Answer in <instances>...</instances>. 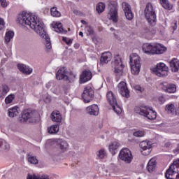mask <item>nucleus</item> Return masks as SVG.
I'll list each match as a JSON object with an SVG mask.
<instances>
[{
  "label": "nucleus",
  "instance_id": "1",
  "mask_svg": "<svg viewBox=\"0 0 179 179\" xmlns=\"http://www.w3.org/2000/svg\"><path fill=\"white\" fill-rule=\"evenodd\" d=\"M17 22L21 26H29L37 34H39L42 38H44L47 50H51L52 48L50 36L47 34L45 29H44V23L37 16L27 13H22L18 15Z\"/></svg>",
  "mask_w": 179,
  "mask_h": 179
},
{
  "label": "nucleus",
  "instance_id": "2",
  "mask_svg": "<svg viewBox=\"0 0 179 179\" xmlns=\"http://www.w3.org/2000/svg\"><path fill=\"white\" fill-rule=\"evenodd\" d=\"M144 12L145 19L150 24V27L144 29V33L145 34H155L156 33V27L155 26H156L157 20H156V11L152 3H147Z\"/></svg>",
  "mask_w": 179,
  "mask_h": 179
},
{
  "label": "nucleus",
  "instance_id": "3",
  "mask_svg": "<svg viewBox=\"0 0 179 179\" xmlns=\"http://www.w3.org/2000/svg\"><path fill=\"white\" fill-rule=\"evenodd\" d=\"M142 50L146 55H160L167 51V48L160 43H144Z\"/></svg>",
  "mask_w": 179,
  "mask_h": 179
},
{
  "label": "nucleus",
  "instance_id": "4",
  "mask_svg": "<svg viewBox=\"0 0 179 179\" xmlns=\"http://www.w3.org/2000/svg\"><path fill=\"white\" fill-rule=\"evenodd\" d=\"M134 111L136 114L143 115V117H145V118L150 120H156L157 117L156 111L153 110L152 108L146 106H136L134 108Z\"/></svg>",
  "mask_w": 179,
  "mask_h": 179
},
{
  "label": "nucleus",
  "instance_id": "5",
  "mask_svg": "<svg viewBox=\"0 0 179 179\" xmlns=\"http://www.w3.org/2000/svg\"><path fill=\"white\" fill-rule=\"evenodd\" d=\"M37 118H38V111L27 109L22 112L20 122H29L33 124L37 121Z\"/></svg>",
  "mask_w": 179,
  "mask_h": 179
},
{
  "label": "nucleus",
  "instance_id": "6",
  "mask_svg": "<svg viewBox=\"0 0 179 179\" xmlns=\"http://www.w3.org/2000/svg\"><path fill=\"white\" fill-rule=\"evenodd\" d=\"M166 179H179V159L173 161L165 173Z\"/></svg>",
  "mask_w": 179,
  "mask_h": 179
},
{
  "label": "nucleus",
  "instance_id": "7",
  "mask_svg": "<svg viewBox=\"0 0 179 179\" xmlns=\"http://www.w3.org/2000/svg\"><path fill=\"white\" fill-rule=\"evenodd\" d=\"M131 71L133 75H138L141 72V57L136 53L130 56Z\"/></svg>",
  "mask_w": 179,
  "mask_h": 179
},
{
  "label": "nucleus",
  "instance_id": "8",
  "mask_svg": "<svg viewBox=\"0 0 179 179\" xmlns=\"http://www.w3.org/2000/svg\"><path fill=\"white\" fill-rule=\"evenodd\" d=\"M107 100L109 102V104H110L111 107L113 108V111L116 113V114H121L122 112V109L118 103H117V97H115V95H114V93L113 92L109 91L106 94Z\"/></svg>",
  "mask_w": 179,
  "mask_h": 179
},
{
  "label": "nucleus",
  "instance_id": "9",
  "mask_svg": "<svg viewBox=\"0 0 179 179\" xmlns=\"http://www.w3.org/2000/svg\"><path fill=\"white\" fill-rule=\"evenodd\" d=\"M112 66L114 67L115 73L117 78H121L124 73V64H122V60L119 55L115 57L114 61L112 62Z\"/></svg>",
  "mask_w": 179,
  "mask_h": 179
},
{
  "label": "nucleus",
  "instance_id": "10",
  "mask_svg": "<svg viewBox=\"0 0 179 179\" xmlns=\"http://www.w3.org/2000/svg\"><path fill=\"white\" fill-rule=\"evenodd\" d=\"M109 9V19L112 20L113 23L118 22V5L115 2H110L108 4Z\"/></svg>",
  "mask_w": 179,
  "mask_h": 179
},
{
  "label": "nucleus",
  "instance_id": "11",
  "mask_svg": "<svg viewBox=\"0 0 179 179\" xmlns=\"http://www.w3.org/2000/svg\"><path fill=\"white\" fill-rule=\"evenodd\" d=\"M168 69L164 63H159L157 64L156 68L153 69V72L157 76L164 78L169 75Z\"/></svg>",
  "mask_w": 179,
  "mask_h": 179
},
{
  "label": "nucleus",
  "instance_id": "12",
  "mask_svg": "<svg viewBox=\"0 0 179 179\" xmlns=\"http://www.w3.org/2000/svg\"><path fill=\"white\" fill-rule=\"evenodd\" d=\"M119 157L120 160H122V162H124L127 164H131L133 159L132 153H131V150L128 148L122 149L120 152Z\"/></svg>",
  "mask_w": 179,
  "mask_h": 179
},
{
  "label": "nucleus",
  "instance_id": "13",
  "mask_svg": "<svg viewBox=\"0 0 179 179\" xmlns=\"http://www.w3.org/2000/svg\"><path fill=\"white\" fill-rule=\"evenodd\" d=\"M94 97V91L90 87H86L82 94V98L85 103H90Z\"/></svg>",
  "mask_w": 179,
  "mask_h": 179
},
{
  "label": "nucleus",
  "instance_id": "14",
  "mask_svg": "<svg viewBox=\"0 0 179 179\" xmlns=\"http://www.w3.org/2000/svg\"><path fill=\"white\" fill-rule=\"evenodd\" d=\"M160 86L166 93H176L177 92V86L174 84H170L167 82H163L160 84Z\"/></svg>",
  "mask_w": 179,
  "mask_h": 179
},
{
  "label": "nucleus",
  "instance_id": "15",
  "mask_svg": "<svg viewBox=\"0 0 179 179\" xmlns=\"http://www.w3.org/2000/svg\"><path fill=\"white\" fill-rule=\"evenodd\" d=\"M122 6L127 20H132L134 19V13H132V10H131V6L127 2H123Z\"/></svg>",
  "mask_w": 179,
  "mask_h": 179
},
{
  "label": "nucleus",
  "instance_id": "16",
  "mask_svg": "<svg viewBox=\"0 0 179 179\" xmlns=\"http://www.w3.org/2000/svg\"><path fill=\"white\" fill-rule=\"evenodd\" d=\"M140 147L143 149V155L148 156V155H150V152H152V142L150 141H142L140 143Z\"/></svg>",
  "mask_w": 179,
  "mask_h": 179
},
{
  "label": "nucleus",
  "instance_id": "17",
  "mask_svg": "<svg viewBox=\"0 0 179 179\" xmlns=\"http://www.w3.org/2000/svg\"><path fill=\"white\" fill-rule=\"evenodd\" d=\"M117 87L120 94L123 97H126L127 99L129 97V90H128V87H127V83H125V82H120L118 84Z\"/></svg>",
  "mask_w": 179,
  "mask_h": 179
},
{
  "label": "nucleus",
  "instance_id": "18",
  "mask_svg": "<svg viewBox=\"0 0 179 179\" xmlns=\"http://www.w3.org/2000/svg\"><path fill=\"white\" fill-rule=\"evenodd\" d=\"M92 78H93V73H92V71L85 70L83 71L80 76V83H86V82H89Z\"/></svg>",
  "mask_w": 179,
  "mask_h": 179
},
{
  "label": "nucleus",
  "instance_id": "19",
  "mask_svg": "<svg viewBox=\"0 0 179 179\" xmlns=\"http://www.w3.org/2000/svg\"><path fill=\"white\" fill-rule=\"evenodd\" d=\"M67 76H66V68L65 67H62L59 69L56 73V78L57 79V80H64L65 82H66Z\"/></svg>",
  "mask_w": 179,
  "mask_h": 179
},
{
  "label": "nucleus",
  "instance_id": "20",
  "mask_svg": "<svg viewBox=\"0 0 179 179\" xmlns=\"http://www.w3.org/2000/svg\"><path fill=\"white\" fill-rule=\"evenodd\" d=\"M87 114L90 115H99V106L92 104L86 108Z\"/></svg>",
  "mask_w": 179,
  "mask_h": 179
},
{
  "label": "nucleus",
  "instance_id": "21",
  "mask_svg": "<svg viewBox=\"0 0 179 179\" xmlns=\"http://www.w3.org/2000/svg\"><path fill=\"white\" fill-rule=\"evenodd\" d=\"M50 118L53 122L61 124L62 122V115L59 111H53L50 115Z\"/></svg>",
  "mask_w": 179,
  "mask_h": 179
},
{
  "label": "nucleus",
  "instance_id": "22",
  "mask_svg": "<svg viewBox=\"0 0 179 179\" xmlns=\"http://www.w3.org/2000/svg\"><path fill=\"white\" fill-rule=\"evenodd\" d=\"M57 143L58 148H59L62 152H66V150H68V147L69 146V145L68 144V142H66L65 140L59 138L57 140Z\"/></svg>",
  "mask_w": 179,
  "mask_h": 179
},
{
  "label": "nucleus",
  "instance_id": "23",
  "mask_svg": "<svg viewBox=\"0 0 179 179\" xmlns=\"http://www.w3.org/2000/svg\"><path fill=\"white\" fill-rule=\"evenodd\" d=\"M156 159L152 158L148 163L147 165V171L148 173H153L154 171H156Z\"/></svg>",
  "mask_w": 179,
  "mask_h": 179
},
{
  "label": "nucleus",
  "instance_id": "24",
  "mask_svg": "<svg viewBox=\"0 0 179 179\" xmlns=\"http://www.w3.org/2000/svg\"><path fill=\"white\" fill-rule=\"evenodd\" d=\"M17 68L19 71L22 72V73H25V75H30L33 72V69L26 64H18Z\"/></svg>",
  "mask_w": 179,
  "mask_h": 179
},
{
  "label": "nucleus",
  "instance_id": "25",
  "mask_svg": "<svg viewBox=\"0 0 179 179\" xmlns=\"http://www.w3.org/2000/svg\"><path fill=\"white\" fill-rule=\"evenodd\" d=\"M169 65L171 66V69L172 72H178L179 69V60L178 59H173Z\"/></svg>",
  "mask_w": 179,
  "mask_h": 179
},
{
  "label": "nucleus",
  "instance_id": "26",
  "mask_svg": "<svg viewBox=\"0 0 179 179\" xmlns=\"http://www.w3.org/2000/svg\"><path fill=\"white\" fill-rule=\"evenodd\" d=\"M101 64H108L111 61V52H108L103 53L101 57Z\"/></svg>",
  "mask_w": 179,
  "mask_h": 179
},
{
  "label": "nucleus",
  "instance_id": "27",
  "mask_svg": "<svg viewBox=\"0 0 179 179\" xmlns=\"http://www.w3.org/2000/svg\"><path fill=\"white\" fill-rule=\"evenodd\" d=\"M20 111V109L17 106L10 108L8 109V116H10L11 118H13V117H17V115H19Z\"/></svg>",
  "mask_w": 179,
  "mask_h": 179
},
{
  "label": "nucleus",
  "instance_id": "28",
  "mask_svg": "<svg viewBox=\"0 0 179 179\" xmlns=\"http://www.w3.org/2000/svg\"><path fill=\"white\" fill-rule=\"evenodd\" d=\"M120 148V143L117 141H113L109 145V152L112 153V155H115L117 153V149Z\"/></svg>",
  "mask_w": 179,
  "mask_h": 179
},
{
  "label": "nucleus",
  "instance_id": "29",
  "mask_svg": "<svg viewBox=\"0 0 179 179\" xmlns=\"http://www.w3.org/2000/svg\"><path fill=\"white\" fill-rule=\"evenodd\" d=\"M14 36H15V32H13V31H8L6 33L4 40L6 44H8V43H10Z\"/></svg>",
  "mask_w": 179,
  "mask_h": 179
},
{
  "label": "nucleus",
  "instance_id": "30",
  "mask_svg": "<svg viewBox=\"0 0 179 179\" xmlns=\"http://www.w3.org/2000/svg\"><path fill=\"white\" fill-rule=\"evenodd\" d=\"M160 2L164 9H169V10L173 9V5L170 4L169 0H160Z\"/></svg>",
  "mask_w": 179,
  "mask_h": 179
},
{
  "label": "nucleus",
  "instance_id": "31",
  "mask_svg": "<svg viewBox=\"0 0 179 179\" xmlns=\"http://www.w3.org/2000/svg\"><path fill=\"white\" fill-rule=\"evenodd\" d=\"M106 156H107V152H106V150H104V148H101L98 152H96L97 159H104Z\"/></svg>",
  "mask_w": 179,
  "mask_h": 179
},
{
  "label": "nucleus",
  "instance_id": "32",
  "mask_svg": "<svg viewBox=\"0 0 179 179\" xmlns=\"http://www.w3.org/2000/svg\"><path fill=\"white\" fill-rule=\"evenodd\" d=\"M48 131L50 134H57L59 131V125L55 124L48 127Z\"/></svg>",
  "mask_w": 179,
  "mask_h": 179
},
{
  "label": "nucleus",
  "instance_id": "33",
  "mask_svg": "<svg viewBox=\"0 0 179 179\" xmlns=\"http://www.w3.org/2000/svg\"><path fill=\"white\" fill-rule=\"evenodd\" d=\"M104 9H106V4L103 3H99L96 5V10L98 13H103V12H104Z\"/></svg>",
  "mask_w": 179,
  "mask_h": 179
},
{
  "label": "nucleus",
  "instance_id": "34",
  "mask_svg": "<svg viewBox=\"0 0 179 179\" xmlns=\"http://www.w3.org/2000/svg\"><path fill=\"white\" fill-rule=\"evenodd\" d=\"M53 29L57 33H64V28L62 27V23H57Z\"/></svg>",
  "mask_w": 179,
  "mask_h": 179
},
{
  "label": "nucleus",
  "instance_id": "35",
  "mask_svg": "<svg viewBox=\"0 0 179 179\" xmlns=\"http://www.w3.org/2000/svg\"><path fill=\"white\" fill-rule=\"evenodd\" d=\"M75 79H76V74H73V73H70L69 76L66 77V83H73V82H75Z\"/></svg>",
  "mask_w": 179,
  "mask_h": 179
},
{
  "label": "nucleus",
  "instance_id": "36",
  "mask_svg": "<svg viewBox=\"0 0 179 179\" xmlns=\"http://www.w3.org/2000/svg\"><path fill=\"white\" fill-rule=\"evenodd\" d=\"M0 148L1 149H3L4 150H9L10 149L9 144L6 143L5 140H2V139H0Z\"/></svg>",
  "mask_w": 179,
  "mask_h": 179
},
{
  "label": "nucleus",
  "instance_id": "37",
  "mask_svg": "<svg viewBox=\"0 0 179 179\" xmlns=\"http://www.w3.org/2000/svg\"><path fill=\"white\" fill-rule=\"evenodd\" d=\"M50 13L54 17H59L61 13L57 10V7H52L50 9Z\"/></svg>",
  "mask_w": 179,
  "mask_h": 179
},
{
  "label": "nucleus",
  "instance_id": "38",
  "mask_svg": "<svg viewBox=\"0 0 179 179\" xmlns=\"http://www.w3.org/2000/svg\"><path fill=\"white\" fill-rule=\"evenodd\" d=\"M15 99V94H11L8 95L7 97L5 99V103L6 104H10L13 101V99Z\"/></svg>",
  "mask_w": 179,
  "mask_h": 179
},
{
  "label": "nucleus",
  "instance_id": "39",
  "mask_svg": "<svg viewBox=\"0 0 179 179\" xmlns=\"http://www.w3.org/2000/svg\"><path fill=\"white\" fill-rule=\"evenodd\" d=\"M166 110L168 111V113H173L176 110V106H174V104L173 103L168 104L166 106Z\"/></svg>",
  "mask_w": 179,
  "mask_h": 179
},
{
  "label": "nucleus",
  "instance_id": "40",
  "mask_svg": "<svg viewBox=\"0 0 179 179\" xmlns=\"http://www.w3.org/2000/svg\"><path fill=\"white\" fill-rule=\"evenodd\" d=\"M28 162L31 164H38V159L36 157H29Z\"/></svg>",
  "mask_w": 179,
  "mask_h": 179
},
{
  "label": "nucleus",
  "instance_id": "41",
  "mask_svg": "<svg viewBox=\"0 0 179 179\" xmlns=\"http://www.w3.org/2000/svg\"><path fill=\"white\" fill-rule=\"evenodd\" d=\"M134 136H136V138H142L143 136H145V131L141 130L135 131L134 133Z\"/></svg>",
  "mask_w": 179,
  "mask_h": 179
},
{
  "label": "nucleus",
  "instance_id": "42",
  "mask_svg": "<svg viewBox=\"0 0 179 179\" xmlns=\"http://www.w3.org/2000/svg\"><path fill=\"white\" fill-rule=\"evenodd\" d=\"M27 179H48V178H43V177H38L36 175H30L29 174L27 177Z\"/></svg>",
  "mask_w": 179,
  "mask_h": 179
},
{
  "label": "nucleus",
  "instance_id": "43",
  "mask_svg": "<svg viewBox=\"0 0 179 179\" xmlns=\"http://www.w3.org/2000/svg\"><path fill=\"white\" fill-rule=\"evenodd\" d=\"M86 31H87L88 34L92 35L93 33H94V31L93 30V28L91 26L87 25L85 27Z\"/></svg>",
  "mask_w": 179,
  "mask_h": 179
},
{
  "label": "nucleus",
  "instance_id": "44",
  "mask_svg": "<svg viewBox=\"0 0 179 179\" xmlns=\"http://www.w3.org/2000/svg\"><path fill=\"white\" fill-rule=\"evenodd\" d=\"M111 173L112 171L108 168L102 169V173L104 174V176H111Z\"/></svg>",
  "mask_w": 179,
  "mask_h": 179
},
{
  "label": "nucleus",
  "instance_id": "45",
  "mask_svg": "<svg viewBox=\"0 0 179 179\" xmlns=\"http://www.w3.org/2000/svg\"><path fill=\"white\" fill-rule=\"evenodd\" d=\"M9 92V87H8L6 85H2V93L3 94H6Z\"/></svg>",
  "mask_w": 179,
  "mask_h": 179
},
{
  "label": "nucleus",
  "instance_id": "46",
  "mask_svg": "<svg viewBox=\"0 0 179 179\" xmlns=\"http://www.w3.org/2000/svg\"><path fill=\"white\" fill-rule=\"evenodd\" d=\"M0 3L2 8H6V6H8V2L6 0H0Z\"/></svg>",
  "mask_w": 179,
  "mask_h": 179
},
{
  "label": "nucleus",
  "instance_id": "47",
  "mask_svg": "<svg viewBox=\"0 0 179 179\" xmlns=\"http://www.w3.org/2000/svg\"><path fill=\"white\" fill-rule=\"evenodd\" d=\"M5 27V21L3 19L0 18V30H2Z\"/></svg>",
  "mask_w": 179,
  "mask_h": 179
},
{
  "label": "nucleus",
  "instance_id": "48",
  "mask_svg": "<svg viewBox=\"0 0 179 179\" xmlns=\"http://www.w3.org/2000/svg\"><path fill=\"white\" fill-rule=\"evenodd\" d=\"M63 41H65L66 44H67L68 45H71V44H72V41L65 37H63Z\"/></svg>",
  "mask_w": 179,
  "mask_h": 179
},
{
  "label": "nucleus",
  "instance_id": "49",
  "mask_svg": "<svg viewBox=\"0 0 179 179\" xmlns=\"http://www.w3.org/2000/svg\"><path fill=\"white\" fill-rule=\"evenodd\" d=\"M135 90H137V92H140V93H142L143 92L144 89L142 88L140 85H136L134 87Z\"/></svg>",
  "mask_w": 179,
  "mask_h": 179
},
{
  "label": "nucleus",
  "instance_id": "50",
  "mask_svg": "<svg viewBox=\"0 0 179 179\" xmlns=\"http://www.w3.org/2000/svg\"><path fill=\"white\" fill-rule=\"evenodd\" d=\"M43 101H45V103H50V101H51V99L48 97V96H45V99H43Z\"/></svg>",
  "mask_w": 179,
  "mask_h": 179
},
{
  "label": "nucleus",
  "instance_id": "51",
  "mask_svg": "<svg viewBox=\"0 0 179 179\" xmlns=\"http://www.w3.org/2000/svg\"><path fill=\"white\" fill-rule=\"evenodd\" d=\"M159 101H160L161 103H164L165 101H166V99H164V97H163V96H160L159 98Z\"/></svg>",
  "mask_w": 179,
  "mask_h": 179
},
{
  "label": "nucleus",
  "instance_id": "52",
  "mask_svg": "<svg viewBox=\"0 0 179 179\" xmlns=\"http://www.w3.org/2000/svg\"><path fill=\"white\" fill-rule=\"evenodd\" d=\"M177 152H179V143L178 144L177 148L175 150H173L174 153Z\"/></svg>",
  "mask_w": 179,
  "mask_h": 179
},
{
  "label": "nucleus",
  "instance_id": "53",
  "mask_svg": "<svg viewBox=\"0 0 179 179\" xmlns=\"http://www.w3.org/2000/svg\"><path fill=\"white\" fill-rule=\"evenodd\" d=\"M170 145H171V143H170V142L166 143H165V147L166 148H170Z\"/></svg>",
  "mask_w": 179,
  "mask_h": 179
},
{
  "label": "nucleus",
  "instance_id": "54",
  "mask_svg": "<svg viewBox=\"0 0 179 179\" xmlns=\"http://www.w3.org/2000/svg\"><path fill=\"white\" fill-rule=\"evenodd\" d=\"M92 178H93V179H99V176H97V175H94V176H92Z\"/></svg>",
  "mask_w": 179,
  "mask_h": 179
},
{
  "label": "nucleus",
  "instance_id": "55",
  "mask_svg": "<svg viewBox=\"0 0 179 179\" xmlns=\"http://www.w3.org/2000/svg\"><path fill=\"white\" fill-rule=\"evenodd\" d=\"M177 22H175V26L173 27V30H177Z\"/></svg>",
  "mask_w": 179,
  "mask_h": 179
},
{
  "label": "nucleus",
  "instance_id": "56",
  "mask_svg": "<svg viewBox=\"0 0 179 179\" xmlns=\"http://www.w3.org/2000/svg\"><path fill=\"white\" fill-rule=\"evenodd\" d=\"M79 36H81V37H83V32L80 31L79 32Z\"/></svg>",
  "mask_w": 179,
  "mask_h": 179
},
{
  "label": "nucleus",
  "instance_id": "57",
  "mask_svg": "<svg viewBox=\"0 0 179 179\" xmlns=\"http://www.w3.org/2000/svg\"><path fill=\"white\" fill-rule=\"evenodd\" d=\"M81 23H83V24H86V21L82 20H81Z\"/></svg>",
  "mask_w": 179,
  "mask_h": 179
},
{
  "label": "nucleus",
  "instance_id": "58",
  "mask_svg": "<svg viewBox=\"0 0 179 179\" xmlns=\"http://www.w3.org/2000/svg\"><path fill=\"white\" fill-rule=\"evenodd\" d=\"M111 31H114V28H110Z\"/></svg>",
  "mask_w": 179,
  "mask_h": 179
},
{
  "label": "nucleus",
  "instance_id": "59",
  "mask_svg": "<svg viewBox=\"0 0 179 179\" xmlns=\"http://www.w3.org/2000/svg\"><path fill=\"white\" fill-rule=\"evenodd\" d=\"M176 115H177V114H178L177 112H176Z\"/></svg>",
  "mask_w": 179,
  "mask_h": 179
},
{
  "label": "nucleus",
  "instance_id": "60",
  "mask_svg": "<svg viewBox=\"0 0 179 179\" xmlns=\"http://www.w3.org/2000/svg\"><path fill=\"white\" fill-rule=\"evenodd\" d=\"M173 1H177V0H173Z\"/></svg>",
  "mask_w": 179,
  "mask_h": 179
}]
</instances>
